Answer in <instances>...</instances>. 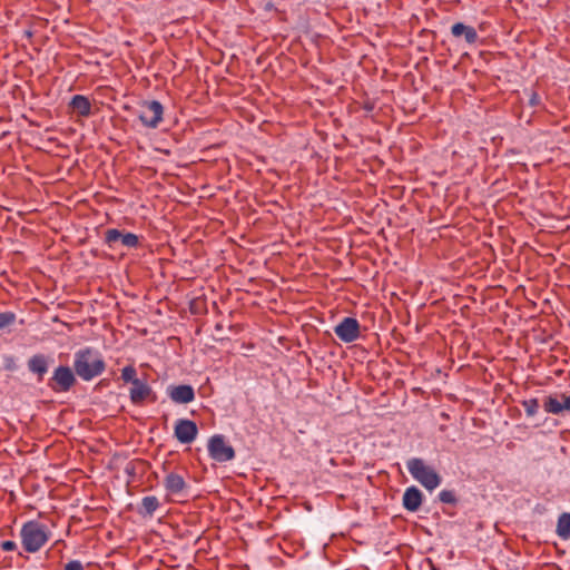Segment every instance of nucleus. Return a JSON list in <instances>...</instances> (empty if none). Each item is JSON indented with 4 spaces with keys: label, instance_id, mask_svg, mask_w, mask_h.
<instances>
[{
    "label": "nucleus",
    "instance_id": "1",
    "mask_svg": "<svg viewBox=\"0 0 570 570\" xmlns=\"http://www.w3.org/2000/svg\"><path fill=\"white\" fill-rule=\"evenodd\" d=\"M106 370V362L101 353L94 347L78 350L73 356V371L85 382L101 375Z\"/></svg>",
    "mask_w": 570,
    "mask_h": 570
},
{
    "label": "nucleus",
    "instance_id": "2",
    "mask_svg": "<svg viewBox=\"0 0 570 570\" xmlns=\"http://www.w3.org/2000/svg\"><path fill=\"white\" fill-rule=\"evenodd\" d=\"M21 544L29 553L38 552L51 538L49 528L38 520L24 522L20 530Z\"/></svg>",
    "mask_w": 570,
    "mask_h": 570
},
{
    "label": "nucleus",
    "instance_id": "3",
    "mask_svg": "<svg viewBox=\"0 0 570 570\" xmlns=\"http://www.w3.org/2000/svg\"><path fill=\"white\" fill-rule=\"evenodd\" d=\"M406 468L410 474L426 490L432 491L441 483V476L431 466L426 465L421 458L407 460Z\"/></svg>",
    "mask_w": 570,
    "mask_h": 570
},
{
    "label": "nucleus",
    "instance_id": "4",
    "mask_svg": "<svg viewBox=\"0 0 570 570\" xmlns=\"http://www.w3.org/2000/svg\"><path fill=\"white\" fill-rule=\"evenodd\" d=\"M164 118V106L158 100H142L139 105L138 119L148 129L159 127Z\"/></svg>",
    "mask_w": 570,
    "mask_h": 570
},
{
    "label": "nucleus",
    "instance_id": "5",
    "mask_svg": "<svg viewBox=\"0 0 570 570\" xmlns=\"http://www.w3.org/2000/svg\"><path fill=\"white\" fill-rule=\"evenodd\" d=\"M207 449L210 459L219 463L232 461L236 455L234 448L226 442L223 434L210 436Z\"/></svg>",
    "mask_w": 570,
    "mask_h": 570
},
{
    "label": "nucleus",
    "instance_id": "6",
    "mask_svg": "<svg viewBox=\"0 0 570 570\" xmlns=\"http://www.w3.org/2000/svg\"><path fill=\"white\" fill-rule=\"evenodd\" d=\"M76 375L69 366L59 365L49 379L48 386L55 392H68L76 384Z\"/></svg>",
    "mask_w": 570,
    "mask_h": 570
},
{
    "label": "nucleus",
    "instance_id": "7",
    "mask_svg": "<svg viewBox=\"0 0 570 570\" xmlns=\"http://www.w3.org/2000/svg\"><path fill=\"white\" fill-rule=\"evenodd\" d=\"M104 243L111 249L120 243L126 248H137L140 244L139 236L118 228H109L105 232Z\"/></svg>",
    "mask_w": 570,
    "mask_h": 570
},
{
    "label": "nucleus",
    "instance_id": "8",
    "mask_svg": "<svg viewBox=\"0 0 570 570\" xmlns=\"http://www.w3.org/2000/svg\"><path fill=\"white\" fill-rule=\"evenodd\" d=\"M335 335L344 343H352L361 336V325L357 318L346 316L334 327Z\"/></svg>",
    "mask_w": 570,
    "mask_h": 570
},
{
    "label": "nucleus",
    "instance_id": "9",
    "mask_svg": "<svg viewBox=\"0 0 570 570\" xmlns=\"http://www.w3.org/2000/svg\"><path fill=\"white\" fill-rule=\"evenodd\" d=\"M198 434V426L195 421L189 419H179L174 428V435L181 444H190Z\"/></svg>",
    "mask_w": 570,
    "mask_h": 570
},
{
    "label": "nucleus",
    "instance_id": "10",
    "mask_svg": "<svg viewBox=\"0 0 570 570\" xmlns=\"http://www.w3.org/2000/svg\"><path fill=\"white\" fill-rule=\"evenodd\" d=\"M166 393L176 404H188L196 397L195 389L190 384L168 385Z\"/></svg>",
    "mask_w": 570,
    "mask_h": 570
},
{
    "label": "nucleus",
    "instance_id": "11",
    "mask_svg": "<svg viewBox=\"0 0 570 570\" xmlns=\"http://www.w3.org/2000/svg\"><path fill=\"white\" fill-rule=\"evenodd\" d=\"M163 484L166 492L171 495H183L189 488L184 475L177 472L167 473Z\"/></svg>",
    "mask_w": 570,
    "mask_h": 570
},
{
    "label": "nucleus",
    "instance_id": "12",
    "mask_svg": "<svg viewBox=\"0 0 570 570\" xmlns=\"http://www.w3.org/2000/svg\"><path fill=\"white\" fill-rule=\"evenodd\" d=\"M559 400L556 395H548L543 400V409L547 413L561 414L563 411L570 412V395L560 394Z\"/></svg>",
    "mask_w": 570,
    "mask_h": 570
},
{
    "label": "nucleus",
    "instance_id": "13",
    "mask_svg": "<svg viewBox=\"0 0 570 570\" xmlns=\"http://www.w3.org/2000/svg\"><path fill=\"white\" fill-rule=\"evenodd\" d=\"M131 384L132 387L129 391V399L135 405L142 404L144 401H146L153 394V390L146 379H138Z\"/></svg>",
    "mask_w": 570,
    "mask_h": 570
},
{
    "label": "nucleus",
    "instance_id": "14",
    "mask_svg": "<svg viewBox=\"0 0 570 570\" xmlns=\"http://www.w3.org/2000/svg\"><path fill=\"white\" fill-rule=\"evenodd\" d=\"M423 502V493L422 491L415 487L411 485L405 489L402 498V505L409 512H416Z\"/></svg>",
    "mask_w": 570,
    "mask_h": 570
},
{
    "label": "nucleus",
    "instance_id": "15",
    "mask_svg": "<svg viewBox=\"0 0 570 570\" xmlns=\"http://www.w3.org/2000/svg\"><path fill=\"white\" fill-rule=\"evenodd\" d=\"M451 35L456 40L463 38L465 43L470 46L475 45L479 40L475 28L463 22L453 23L451 27Z\"/></svg>",
    "mask_w": 570,
    "mask_h": 570
},
{
    "label": "nucleus",
    "instance_id": "16",
    "mask_svg": "<svg viewBox=\"0 0 570 570\" xmlns=\"http://www.w3.org/2000/svg\"><path fill=\"white\" fill-rule=\"evenodd\" d=\"M49 368V356L38 353L28 360V370L37 375L38 382H42Z\"/></svg>",
    "mask_w": 570,
    "mask_h": 570
},
{
    "label": "nucleus",
    "instance_id": "17",
    "mask_svg": "<svg viewBox=\"0 0 570 570\" xmlns=\"http://www.w3.org/2000/svg\"><path fill=\"white\" fill-rule=\"evenodd\" d=\"M160 507V502L156 495H146L141 499L137 507V513L141 518H151L155 511Z\"/></svg>",
    "mask_w": 570,
    "mask_h": 570
},
{
    "label": "nucleus",
    "instance_id": "18",
    "mask_svg": "<svg viewBox=\"0 0 570 570\" xmlns=\"http://www.w3.org/2000/svg\"><path fill=\"white\" fill-rule=\"evenodd\" d=\"M69 106L81 117H89L91 115V102L83 95H75Z\"/></svg>",
    "mask_w": 570,
    "mask_h": 570
},
{
    "label": "nucleus",
    "instance_id": "19",
    "mask_svg": "<svg viewBox=\"0 0 570 570\" xmlns=\"http://www.w3.org/2000/svg\"><path fill=\"white\" fill-rule=\"evenodd\" d=\"M556 532L562 540L570 539V513L563 512L558 518Z\"/></svg>",
    "mask_w": 570,
    "mask_h": 570
},
{
    "label": "nucleus",
    "instance_id": "20",
    "mask_svg": "<svg viewBox=\"0 0 570 570\" xmlns=\"http://www.w3.org/2000/svg\"><path fill=\"white\" fill-rule=\"evenodd\" d=\"M521 405L523 406L524 411H525V414L527 416L529 417H532L534 416L538 411H539V401L537 397H531V399H528V400H523L521 402Z\"/></svg>",
    "mask_w": 570,
    "mask_h": 570
},
{
    "label": "nucleus",
    "instance_id": "21",
    "mask_svg": "<svg viewBox=\"0 0 570 570\" xmlns=\"http://www.w3.org/2000/svg\"><path fill=\"white\" fill-rule=\"evenodd\" d=\"M16 322V314L13 312L7 311L0 313V331L13 325Z\"/></svg>",
    "mask_w": 570,
    "mask_h": 570
},
{
    "label": "nucleus",
    "instance_id": "22",
    "mask_svg": "<svg viewBox=\"0 0 570 570\" xmlns=\"http://www.w3.org/2000/svg\"><path fill=\"white\" fill-rule=\"evenodd\" d=\"M438 497L442 503L452 504V505H455L458 503V498L453 490H442Z\"/></svg>",
    "mask_w": 570,
    "mask_h": 570
},
{
    "label": "nucleus",
    "instance_id": "23",
    "mask_svg": "<svg viewBox=\"0 0 570 570\" xmlns=\"http://www.w3.org/2000/svg\"><path fill=\"white\" fill-rule=\"evenodd\" d=\"M121 379L125 382H130V383H134V381H137L138 377H137V371H136L135 366H132V365L125 366L121 370Z\"/></svg>",
    "mask_w": 570,
    "mask_h": 570
},
{
    "label": "nucleus",
    "instance_id": "24",
    "mask_svg": "<svg viewBox=\"0 0 570 570\" xmlns=\"http://www.w3.org/2000/svg\"><path fill=\"white\" fill-rule=\"evenodd\" d=\"M528 97H529V101H528L529 106H531V107L540 106L541 98L537 91L531 90L530 92H528Z\"/></svg>",
    "mask_w": 570,
    "mask_h": 570
},
{
    "label": "nucleus",
    "instance_id": "25",
    "mask_svg": "<svg viewBox=\"0 0 570 570\" xmlns=\"http://www.w3.org/2000/svg\"><path fill=\"white\" fill-rule=\"evenodd\" d=\"M0 548L3 551H16L17 543L13 540H4V541L0 542Z\"/></svg>",
    "mask_w": 570,
    "mask_h": 570
},
{
    "label": "nucleus",
    "instance_id": "26",
    "mask_svg": "<svg viewBox=\"0 0 570 570\" xmlns=\"http://www.w3.org/2000/svg\"><path fill=\"white\" fill-rule=\"evenodd\" d=\"M63 570H85L82 563L79 560H70L65 564Z\"/></svg>",
    "mask_w": 570,
    "mask_h": 570
},
{
    "label": "nucleus",
    "instance_id": "27",
    "mask_svg": "<svg viewBox=\"0 0 570 570\" xmlns=\"http://www.w3.org/2000/svg\"><path fill=\"white\" fill-rule=\"evenodd\" d=\"M125 472L128 473L129 475H134L135 474V465L131 462H129L125 468Z\"/></svg>",
    "mask_w": 570,
    "mask_h": 570
},
{
    "label": "nucleus",
    "instance_id": "28",
    "mask_svg": "<svg viewBox=\"0 0 570 570\" xmlns=\"http://www.w3.org/2000/svg\"><path fill=\"white\" fill-rule=\"evenodd\" d=\"M363 108L366 110V111H372L373 108H374V105L371 104V102H366L364 104Z\"/></svg>",
    "mask_w": 570,
    "mask_h": 570
},
{
    "label": "nucleus",
    "instance_id": "29",
    "mask_svg": "<svg viewBox=\"0 0 570 570\" xmlns=\"http://www.w3.org/2000/svg\"><path fill=\"white\" fill-rule=\"evenodd\" d=\"M428 561H429V564L431 566V569H432V570H436V569H435V567H434V564L432 563V561H431L430 559H428Z\"/></svg>",
    "mask_w": 570,
    "mask_h": 570
},
{
    "label": "nucleus",
    "instance_id": "30",
    "mask_svg": "<svg viewBox=\"0 0 570 570\" xmlns=\"http://www.w3.org/2000/svg\"><path fill=\"white\" fill-rule=\"evenodd\" d=\"M216 330L220 331V330H222V325H220V324H217V325H216Z\"/></svg>",
    "mask_w": 570,
    "mask_h": 570
},
{
    "label": "nucleus",
    "instance_id": "31",
    "mask_svg": "<svg viewBox=\"0 0 570 570\" xmlns=\"http://www.w3.org/2000/svg\"><path fill=\"white\" fill-rule=\"evenodd\" d=\"M6 368L7 370H12V367L9 364L6 365Z\"/></svg>",
    "mask_w": 570,
    "mask_h": 570
}]
</instances>
